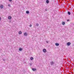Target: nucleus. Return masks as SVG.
Returning a JSON list of instances; mask_svg holds the SVG:
<instances>
[{"instance_id": "nucleus-1", "label": "nucleus", "mask_w": 74, "mask_h": 74, "mask_svg": "<svg viewBox=\"0 0 74 74\" xmlns=\"http://www.w3.org/2000/svg\"><path fill=\"white\" fill-rule=\"evenodd\" d=\"M66 45L67 46H70L71 45V43L70 42H68L67 43Z\"/></svg>"}, {"instance_id": "nucleus-2", "label": "nucleus", "mask_w": 74, "mask_h": 74, "mask_svg": "<svg viewBox=\"0 0 74 74\" xmlns=\"http://www.w3.org/2000/svg\"><path fill=\"white\" fill-rule=\"evenodd\" d=\"M43 51L44 52H45V53L47 52V50L45 49H44L43 50Z\"/></svg>"}, {"instance_id": "nucleus-3", "label": "nucleus", "mask_w": 74, "mask_h": 74, "mask_svg": "<svg viewBox=\"0 0 74 74\" xmlns=\"http://www.w3.org/2000/svg\"><path fill=\"white\" fill-rule=\"evenodd\" d=\"M50 64L51 65H53V64H54V62H50Z\"/></svg>"}, {"instance_id": "nucleus-4", "label": "nucleus", "mask_w": 74, "mask_h": 74, "mask_svg": "<svg viewBox=\"0 0 74 74\" xmlns=\"http://www.w3.org/2000/svg\"><path fill=\"white\" fill-rule=\"evenodd\" d=\"M32 70L33 71H36V69L35 68H32Z\"/></svg>"}, {"instance_id": "nucleus-5", "label": "nucleus", "mask_w": 74, "mask_h": 74, "mask_svg": "<svg viewBox=\"0 0 74 74\" xmlns=\"http://www.w3.org/2000/svg\"><path fill=\"white\" fill-rule=\"evenodd\" d=\"M12 18V17L11 16H9L8 17V19L11 20V19Z\"/></svg>"}, {"instance_id": "nucleus-6", "label": "nucleus", "mask_w": 74, "mask_h": 74, "mask_svg": "<svg viewBox=\"0 0 74 74\" xmlns=\"http://www.w3.org/2000/svg\"><path fill=\"white\" fill-rule=\"evenodd\" d=\"M55 45H56V46H59V44L57 43H55Z\"/></svg>"}, {"instance_id": "nucleus-7", "label": "nucleus", "mask_w": 74, "mask_h": 74, "mask_svg": "<svg viewBox=\"0 0 74 74\" xmlns=\"http://www.w3.org/2000/svg\"><path fill=\"white\" fill-rule=\"evenodd\" d=\"M24 35L25 36H27V34L26 33H24Z\"/></svg>"}, {"instance_id": "nucleus-8", "label": "nucleus", "mask_w": 74, "mask_h": 74, "mask_svg": "<svg viewBox=\"0 0 74 74\" xmlns=\"http://www.w3.org/2000/svg\"><path fill=\"white\" fill-rule=\"evenodd\" d=\"M62 25H65V22H62Z\"/></svg>"}, {"instance_id": "nucleus-9", "label": "nucleus", "mask_w": 74, "mask_h": 74, "mask_svg": "<svg viewBox=\"0 0 74 74\" xmlns=\"http://www.w3.org/2000/svg\"><path fill=\"white\" fill-rule=\"evenodd\" d=\"M67 13H68V15H71V13H70V12L69 11Z\"/></svg>"}, {"instance_id": "nucleus-10", "label": "nucleus", "mask_w": 74, "mask_h": 74, "mask_svg": "<svg viewBox=\"0 0 74 74\" xmlns=\"http://www.w3.org/2000/svg\"><path fill=\"white\" fill-rule=\"evenodd\" d=\"M46 3H47V4H48V3H49V0H47L46 1Z\"/></svg>"}, {"instance_id": "nucleus-11", "label": "nucleus", "mask_w": 74, "mask_h": 74, "mask_svg": "<svg viewBox=\"0 0 74 74\" xmlns=\"http://www.w3.org/2000/svg\"><path fill=\"white\" fill-rule=\"evenodd\" d=\"M0 8H3V5H1L0 6Z\"/></svg>"}, {"instance_id": "nucleus-12", "label": "nucleus", "mask_w": 74, "mask_h": 74, "mask_svg": "<svg viewBox=\"0 0 74 74\" xmlns=\"http://www.w3.org/2000/svg\"><path fill=\"white\" fill-rule=\"evenodd\" d=\"M26 12V14H29V11H27Z\"/></svg>"}, {"instance_id": "nucleus-13", "label": "nucleus", "mask_w": 74, "mask_h": 74, "mask_svg": "<svg viewBox=\"0 0 74 74\" xmlns=\"http://www.w3.org/2000/svg\"><path fill=\"white\" fill-rule=\"evenodd\" d=\"M22 32L21 31H19L18 32V33L20 34H22Z\"/></svg>"}, {"instance_id": "nucleus-14", "label": "nucleus", "mask_w": 74, "mask_h": 74, "mask_svg": "<svg viewBox=\"0 0 74 74\" xmlns=\"http://www.w3.org/2000/svg\"><path fill=\"white\" fill-rule=\"evenodd\" d=\"M33 59H34L33 57H31L30 60H33Z\"/></svg>"}, {"instance_id": "nucleus-15", "label": "nucleus", "mask_w": 74, "mask_h": 74, "mask_svg": "<svg viewBox=\"0 0 74 74\" xmlns=\"http://www.w3.org/2000/svg\"><path fill=\"white\" fill-rule=\"evenodd\" d=\"M19 51H21L22 50V48H20L19 49Z\"/></svg>"}, {"instance_id": "nucleus-16", "label": "nucleus", "mask_w": 74, "mask_h": 74, "mask_svg": "<svg viewBox=\"0 0 74 74\" xmlns=\"http://www.w3.org/2000/svg\"><path fill=\"white\" fill-rule=\"evenodd\" d=\"M36 25L37 26H39V24L38 23H36Z\"/></svg>"}, {"instance_id": "nucleus-17", "label": "nucleus", "mask_w": 74, "mask_h": 74, "mask_svg": "<svg viewBox=\"0 0 74 74\" xmlns=\"http://www.w3.org/2000/svg\"><path fill=\"white\" fill-rule=\"evenodd\" d=\"M29 64L30 65V66H32V63H29Z\"/></svg>"}, {"instance_id": "nucleus-18", "label": "nucleus", "mask_w": 74, "mask_h": 74, "mask_svg": "<svg viewBox=\"0 0 74 74\" xmlns=\"http://www.w3.org/2000/svg\"><path fill=\"white\" fill-rule=\"evenodd\" d=\"M8 7H11V5H10V4H8Z\"/></svg>"}, {"instance_id": "nucleus-19", "label": "nucleus", "mask_w": 74, "mask_h": 74, "mask_svg": "<svg viewBox=\"0 0 74 74\" xmlns=\"http://www.w3.org/2000/svg\"><path fill=\"white\" fill-rule=\"evenodd\" d=\"M45 10H46V11H48V9H46Z\"/></svg>"}, {"instance_id": "nucleus-20", "label": "nucleus", "mask_w": 74, "mask_h": 74, "mask_svg": "<svg viewBox=\"0 0 74 74\" xmlns=\"http://www.w3.org/2000/svg\"><path fill=\"white\" fill-rule=\"evenodd\" d=\"M29 26H30V27H32V25H29Z\"/></svg>"}, {"instance_id": "nucleus-21", "label": "nucleus", "mask_w": 74, "mask_h": 74, "mask_svg": "<svg viewBox=\"0 0 74 74\" xmlns=\"http://www.w3.org/2000/svg\"><path fill=\"white\" fill-rule=\"evenodd\" d=\"M70 21V20L69 19H68L67 20V22H69V21Z\"/></svg>"}, {"instance_id": "nucleus-22", "label": "nucleus", "mask_w": 74, "mask_h": 74, "mask_svg": "<svg viewBox=\"0 0 74 74\" xmlns=\"http://www.w3.org/2000/svg\"><path fill=\"white\" fill-rule=\"evenodd\" d=\"M46 42H47V43H48V41H46Z\"/></svg>"}, {"instance_id": "nucleus-23", "label": "nucleus", "mask_w": 74, "mask_h": 74, "mask_svg": "<svg viewBox=\"0 0 74 74\" xmlns=\"http://www.w3.org/2000/svg\"><path fill=\"white\" fill-rule=\"evenodd\" d=\"M9 1H12V0H9Z\"/></svg>"}, {"instance_id": "nucleus-24", "label": "nucleus", "mask_w": 74, "mask_h": 74, "mask_svg": "<svg viewBox=\"0 0 74 74\" xmlns=\"http://www.w3.org/2000/svg\"><path fill=\"white\" fill-rule=\"evenodd\" d=\"M1 21V17H0V21Z\"/></svg>"}, {"instance_id": "nucleus-25", "label": "nucleus", "mask_w": 74, "mask_h": 74, "mask_svg": "<svg viewBox=\"0 0 74 74\" xmlns=\"http://www.w3.org/2000/svg\"><path fill=\"white\" fill-rule=\"evenodd\" d=\"M3 61H5V60H4V59H3Z\"/></svg>"}]
</instances>
